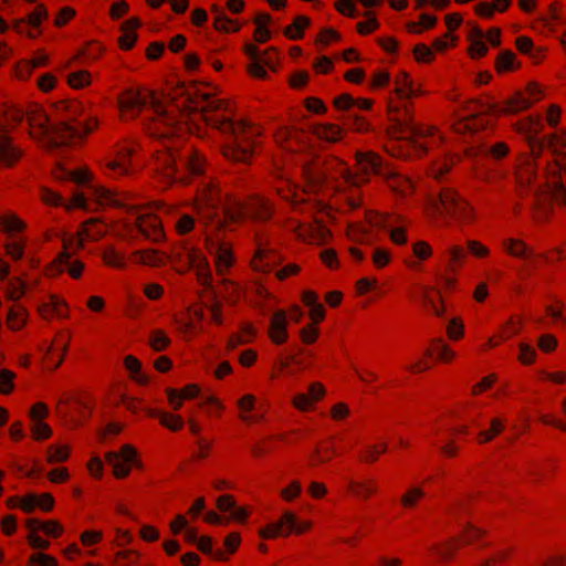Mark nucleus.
<instances>
[{
    "instance_id": "obj_37",
    "label": "nucleus",
    "mask_w": 566,
    "mask_h": 566,
    "mask_svg": "<svg viewBox=\"0 0 566 566\" xmlns=\"http://www.w3.org/2000/svg\"><path fill=\"white\" fill-rule=\"evenodd\" d=\"M197 547L201 553L211 556L218 562L228 560V555L223 552V549H213V541L210 536H201L197 542Z\"/></svg>"
},
{
    "instance_id": "obj_1",
    "label": "nucleus",
    "mask_w": 566,
    "mask_h": 566,
    "mask_svg": "<svg viewBox=\"0 0 566 566\" xmlns=\"http://www.w3.org/2000/svg\"><path fill=\"white\" fill-rule=\"evenodd\" d=\"M120 109L125 115L136 116L143 108L149 106L154 114V127L148 132L158 138L160 148L155 149L156 170L169 180L187 182L188 176H201L203 160L191 146H180L178 140H172L169 133H160L157 127L163 124L170 130L179 124V111L171 102L157 97L151 91L129 88L119 101Z\"/></svg>"
},
{
    "instance_id": "obj_58",
    "label": "nucleus",
    "mask_w": 566,
    "mask_h": 566,
    "mask_svg": "<svg viewBox=\"0 0 566 566\" xmlns=\"http://www.w3.org/2000/svg\"><path fill=\"white\" fill-rule=\"evenodd\" d=\"M29 566H59L57 559L44 553H35L29 557Z\"/></svg>"
},
{
    "instance_id": "obj_17",
    "label": "nucleus",
    "mask_w": 566,
    "mask_h": 566,
    "mask_svg": "<svg viewBox=\"0 0 566 566\" xmlns=\"http://www.w3.org/2000/svg\"><path fill=\"white\" fill-rule=\"evenodd\" d=\"M347 493L358 500L368 501L379 493V483L375 476L361 475L347 481Z\"/></svg>"
},
{
    "instance_id": "obj_43",
    "label": "nucleus",
    "mask_w": 566,
    "mask_h": 566,
    "mask_svg": "<svg viewBox=\"0 0 566 566\" xmlns=\"http://www.w3.org/2000/svg\"><path fill=\"white\" fill-rule=\"evenodd\" d=\"M140 554L135 549H123L115 554V566H138Z\"/></svg>"
},
{
    "instance_id": "obj_18",
    "label": "nucleus",
    "mask_w": 566,
    "mask_h": 566,
    "mask_svg": "<svg viewBox=\"0 0 566 566\" xmlns=\"http://www.w3.org/2000/svg\"><path fill=\"white\" fill-rule=\"evenodd\" d=\"M23 151L13 144L8 135L6 126L0 123V167H12L21 157Z\"/></svg>"
},
{
    "instance_id": "obj_59",
    "label": "nucleus",
    "mask_w": 566,
    "mask_h": 566,
    "mask_svg": "<svg viewBox=\"0 0 566 566\" xmlns=\"http://www.w3.org/2000/svg\"><path fill=\"white\" fill-rule=\"evenodd\" d=\"M86 469L88 471V474L95 480H101L104 475V462L97 455L92 457L88 460Z\"/></svg>"
},
{
    "instance_id": "obj_39",
    "label": "nucleus",
    "mask_w": 566,
    "mask_h": 566,
    "mask_svg": "<svg viewBox=\"0 0 566 566\" xmlns=\"http://www.w3.org/2000/svg\"><path fill=\"white\" fill-rule=\"evenodd\" d=\"M358 165L365 175L382 174L381 159L375 155H360L358 157Z\"/></svg>"
},
{
    "instance_id": "obj_53",
    "label": "nucleus",
    "mask_w": 566,
    "mask_h": 566,
    "mask_svg": "<svg viewBox=\"0 0 566 566\" xmlns=\"http://www.w3.org/2000/svg\"><path fill=\"white\" fill-rule=\"evenodd\" d=\"M104 533L101 530H85L80 535V542L84 547H92L103 541Z\"/></svg>"
},
{
    "instance_id": "obj_2",
    "label": "nucleus",
    "mask_w": 566,
    "mask_h": 566,
    "mask_svg": "<svg viewBox=\"0 0 566 566\" xmlns=\"http://www.w3.org/2000/svg\"><path fill=\"white\" fill-rule=\"evenodd\" d=\"M218 201L222 206V217L214 209L213 191H211L208 198L211 211L202 213L201 219L206 220L208 228L206 231L208 252L214 258L218 274L223 275L231 268L233 256L230 247L220 237V231H232L233 226L239 224L244 218L259 222L266 221L273 213V207L260 196L252 197L248 202H243L233 196H226L224 199L219 198Z\"/></svg>"
},
{
    "instance_id": "obj_8",
    "label": "nucleus",
    "mask_w": 566,
    "mask_h": 566,
    "mask_svg": "<svg viewBox=\"0 0 566 566\" xmlns=\"http://www.w3.org/2000/svg\"><path fill=\"white\" fill-rule=\"evenodd\" d=\"M312 527V522L298 521L295 513L286 511L279 521L269 523L260 528L259 536L262 539H275L277 537H287L293 533L302 535L311 531Z\"/></svg>"
},
{
    "instance_id": "obj_11",
    "label": "nucleus",
    "mask_w": 566,
    "mask_h": 566,
    "mask_svg": "<svg viewBox=\"0 0 566 566\" xmlns=\"http://www.w3.org/2000/svg\"><path fill=\"white\" fill-rule=\"evenodd\" d=\"M433 209L441 213L459 220L468 221L472 218V209L455 191L444 188L433 202Z\"/></svg>"
},
{
    "instance_id": "obj_12",
    "label": "nucleus",
    "mask_w": 566,
    "mask_h": 566,
    "mask_svg": "<svg viewBox=\"0 0 566 566\" xmlns=\"http://www.w3.org/2000/svg\"><path fill=\"white\" fill-rule=\"evenodd\" d=\"M57 409L72 419L85 420L92 412V400L86 395H73L65 392L59 400Z\"/></svg>"
},
{
    "instance_id": "obj_23",
    "label": "nucleus",
    "mask_w": 566,
    "mask_h": 566,
    "mask_svg": "<svg viewBox=\"0 0 566 566\" xmlns=\"http://www.w3.org/2000/svg\"><path fill=\"white\" fill-rule=\"evenodd\" d=\"M289 432H281L266 436L251 447V454L255 459L264 458L265 455L276 450L275 442H285L287 440Z\"/></svg>"
},
{
    "instance_id": "obj_29",
    "label": "nucleus",
    "mask_w": 566,
    "mask_h": 566,
    "mask_svg": "<svg viewBox=\"0 0 566 566\" xmlns=\"http://www.w3.org/2000/svg\"><path fill=\"white\" fill-rule=\"evenodd\" d=\"M324 392L325 391H301L293 398V405L301 411H311L314 409L315 403L322 399Z\"/></svg>"
},
{
    "instance_id": "obj_15",
    "label": "nucleus",
    "mask_w": 566,
    "mask_h": 566,
    "mask_svg": "<svg viewBox=\"0 0 566 566\" xmlns=\"http://www.w3.org/2000/svg\"><path fill=\"white\" fill-rule=\"evenodd\" d=\"M262 52L258 46L253 44H247L244 46L245 54L250 57L251 64L249 65V72L252 76L258 78H265L268 73L265 66L271 70H275V56L274 50Z\"/></svg>"
},
{
    "instance_id": "obj_36",
    "label": "nucleus",
    "mask_w": 566,
    "mask_h": 566,
    "mask_svg": "<svg viewBox=\"0 0 566 566\" xmlns=\"http://www.w3.org/2000/svg\"><path fill=\"white\" fill-rule=\"evenodd\" d=\"M505 428V421L501 418H493L488 429L478 433L476 441L480 444L488 443L497 437Z\"/></svg>"
},
{
    "instance_id": "obj_47",
    "label": "nucleus",
    "mask_w": 566,
    "mask_h": 566,
    "mask_svg": "<svg viewBox=\"0 0 566 566\" xmlns=\"http://www.w3.org/2000/svg\"><path fill=\"white\" fill-rule=\"evenodd\" d=\"M170 407L178 410L187 400L197 398L199 391H167Z\"/></svg>"
},
{
    "instance_id": "obj_13",
    "label": "nucleus",
    "mask_w": 566,
    "mask_h": 566,
    "mask_svg": "<svg viewBox=\"0 0 566 566\" xmlns=\"http://www.w3.org/2000/svg\"><path fill=\"white\" fill-rule=\"evenodd\" d=\"M137 450L132 444H124L118 452L109 451L105 454L106 462L113 468L117 479L126 478L132 471V464L137 460Z\"/></svg>"
},
{
    "instance_id": "obj_49",
    "label": "nucleus",
    "mask_w": 566,
    "mask_h": 566,
    "mask_svg": "<svg viewBox=\"0 0 566 566\" xmlns=\"http://www.w3.org/2000/svg\"><path fill=\"white\" fill-rule=\"evenodd\" d=\"M0 229L8 233L19 232L24 229V223L17 216L9 214L0 218Z\"/></svg>"
},
{
    "instance_id": "obj_33",
    "label": "nucleus",
    "mask_w": 566,
    "mask_h": 566,
    "mask_svg": "<svg viewBox=\"0 0 566 566\" xmlns=\"http://www.w3.org/2000/svg\"><path fill=\"white\" fill-rule=\"evenodd\" d=\"M424 490L421 486L412 485L400 496V505L405 510L415 509L424 497Z\"/></svg>"
},
{
    "instance_id": "obj_54",
    "label": "nucleus",
    "mask_w": 566,
    "mask_h": 566,
    "mask_svg": "<svg viewBox=\"0 0 566 566\" xmlns=\"http://www.w3.org/2000/svg\"><path fill=\"white\" fill-rule=\"evenodd\" d=\"M302 493V484L300 481H292L289 485L283 488L280 492V497L285 502H293Z\"/></svg>"
},
{
    "instance_id": "obj_48",
    "label": "nucleus",
    "mask_w": 566,
    "mask_h": 566,
    "mask_svg": "<svg viewBox=\"0 0 566 566\" xmlns=\"http://www.w3.org/2000/svg\"><path fill=\"white\" fill-rule=\"evenodd\" d=\"M506 250L514 256L531 258L534 255L533 251L522 241L510 239L506 244Z\"/></svg>"
},
{
    "instance_id": "obj_16",
    "label": "nucleus",
    "mask_w": 566,
    "mask_h": 566,
    "mask_svg": "<svg viewBox=\"0 0 566 566\" xmlns=\"http://www.w3.org/2000/svg\"><path fill=\"white\" fill-rule=\"evenodd\" d=\"M485 39L491 45L499 46L501 43L500 29L493 28L488 34H485L481 28L472 25L469 33V41L471 43L470 52L472 57H481L486 54L489 49L484 42Z\"/></svg>"
},
{
    "instance_id": "obj_35",
    "label": "nucleus",
    "mask_w": 566,
    "mask_h": 566,
    "mask_svg": "<svg viewBox=\"0 0 566 566\" xmlns=\"http://www.w3.org/2000/svg\"><path fill=\"white\" fill-rule=\"evenodd\" d=\"M535 176V167L532 158H524L523 164H521L515 170V180L520 188L525 187L531 184L533 177Z\"/></svg>"
},
{
    "instance_id": "obj_64",
    "label": "nucleus",
    "mask_w": 566,
    "mask_h": 566,
    "mask_svg": "<svg viewBox=\"0 0 566 566\" xmlns=\"http://www.w3.org/2000/svg\"><path fill=\"white\" fill-rule=\"evenodd\" d=\"M49 13L43 4H38L35 9L29 13L27 19L31 23L32 28H39L41 22L48 18Z\"/></svg>"
},
{
    "instance_id": "obj_25",
    "label": "nucleus",
    "mask_w": 566,
    "mask_h": 566,
    "mask_svg": "<svg viewBox=\"0 0 566 566\" xmlns=\"http://www.w3.org/2000/svg\"><path fill=\"white\" fill-rule=\"evenodd\" d=\"M270 336L275 344H283L287 339V316L284 311H276L272 315L270 322Z\"/></svg>"
},
{
    "instance_id": "obj_63",
    "label": "nucleus",
    "mask_w": 566,
    "mask_h": 566,
    "mask_svg": "<svg viewBox=\"0 0 566 566\" xmlns=\"http://www.w3.org/2000/svg\"><path fill=\"white\" fill-rule=\"evenodd\" d=\"M240 544H241V536L239 533L232 532L226 536V538L223 541L226 551H223V552L228 555V558L239 549Z\"/></svg>"
},
{
    "instance_id": "obj_61",
    "label": "nucleus",
    "mask_w": 566,
    "mask_h": 566,
    "mask_svg": "<svg viewBox=\"0 0 566 566\" xmlns=\"http://www.w3.org/2000/svg\"><path fill=\"white\" fill-rule=\"evenodd\" d=\"M515 55L511 51H503L496 60V69L499 72L510 71L514 67Z\"/></svg>"
},
{
    "instance_id": "obj_22",
    "label": "nucleus",
    "mask_w": 566,
    "mask_h": 566,
    "mask_svg": "<svg viewBox=\"0 0 566 566\" xmlns=\"http://www.w3.org/2000/svg\"><path fill=\"white\" fill-rule=\"evenodd\" d=\"M43 199L49 205L64 206V207H66V209L78 208V209H83L85 211L92 210L85 195L82 192H78V191L73 193V197H72V200L70 203H66L64 198H62L60 195H57L53 191H45L43 195Z\"/></svg>"
},
{
    "instance_id": "obj_30",
    "label": "nucleus",
    "mask_w": 566,
    "mask_h": 566,
    "mask_svg": "<svg viewBox=\"0 0 566 566\" xmlns=\"http://www.w3.org/2000/svg\"><path fill=\"white\" fill-rule=\"evenodd\" d=\"M125 368L128 370L130 378L139 386L148 384L149 377L142 370V363L134 356L128 355L124 359Z\"/></svg>"
},
{
    "instance_id": "obj_4",
    "label": "nucleus",
    "mask_w": 566,
    "mask_h": 566,
    "mask_svg": "<svg viewBox=\"0 0 566 566\" xmlns=\"http://www.w3.org/2000/svg\"><path fill=\"white\" fill-rule=\"evenodd\" d=\"M221 111L229 112V105L220 99L207 98L201 107L203 120L226 137L224 157L245 163L253 155L255 138L260 135V130L244 119L234 120L232 117L220 114Z\"/></svg>"
},
{
    "instance_id": "obj_38",
    "label": "nucleus",
    "mask_w": 566,
    "mask_h": 566,
    "mask_svg": "<svg viewBox=\"0 0 566 566\" xmlns=\"http://www.w3.org/2000/svg\"><path fill=\"white\" fill-rule=\"evenodd\" d=\"M71 448L62 444H51L46 449V462L49 464L63 463L69 460Z\"/></svg>"
},
{
    "instance_id": "obj_46",
    "label": "nucleus",
    "mask_w": 566,
    "mask_h": 566,
    "mask_svg": "<svg viewBox=\"0 0 566 566\" xmlns=\"http://www.w3.org/2000/svg\"><path fill=\"white\" fill-rule=\"evenodd\" d=\"M134 260L138 263L156 266L163 263L164 256L156 250H145L136 252Z\"/></svg>"
},
{
    "instance_id": "obj_3",
    "label": "nucleus",
    "mask_w": 566,
    "mask_h": 566,
    "mask_svg": "<svg viewBox=\"0 0 566 566\" xmlns=\"http://www.w3.org/2000/svg\"><path fill=\"white\" fill-rule=\"evenodd\" d=\"M57 118L51 119L40 109L32 113H25L22 108L10 104L3 106V116L10 124H19L27 116L32 129H38L41 136L46 138L48 146L51 149H57L67 145L73 139L83 138L91 133L97 125L96 119L81 122L78 117L83 113V107L78 102H60L56 105Z\"/></svg>"
},
{
    "instance_id": "obj_21",
    "label": "nucleus",
    "mask_w": 566,
    "mask_h": 566,
    "mask_svg": "<svg viewBox=\"0 0 566 566\" xmlns=\"http://www.w3.org/2000/svg\"><path fill=\"white\" fill-rule=\"evenodd\" d=\"M486 535L488 531L485 528L468 522L457 538L460 545H475L483 548L489 546V543L485 542Z\"/></svg>"
},
{
    "instance_id": "obj_60",
    "label": "nucleus",
    "mask_w": 566,
    "mask_h": 566,
    "mask_svg": "<svg viewBox=\"0 0 566 566\" xmlns=\"http://www.w3.org/2000/svg\"><path fill=\"white\" fill-rule=\"evenodd\" d=\"M120 402L126 409L134 413H137L143 410L147 412V410L149 409L145 407L144 402L140 399L130 397L127 394L120 396Z\"/></svg>"
},
{
    "instance_id": "obj_20",
    "label": "nucleus",
    "mask_w": 566,
    "mask_h": 566,
    "mask_svg": "<svg viewBox=\"0 0 566 566\" xmlns=\"http://www.w3.org/2000/svg\"><path fill=\"white\" fill-rule=\"evenodd\" d=\"M460 547L459 539L450 537L446 541L430 544L427 549L438 562L448 563L455 557Z\"/></svg>"
},
{
    "instance_id": "obj_14",
    "label": "nucleus",
    "mask_w": 566,
    "mask_h": 566,
    "mask_svg": "<svg viewBox=\"0 0 566 566\" xmlns=\"http://www.w3.org/2000/svg\"><path fill=\"white\" fill-rule=\"evenodd\" d=\"M239 416L248 423H256L263 420L268 412V402L252 394L242 396L238 401Z\"/></svg>"
},
{
    "instance_id": "obj_34",
    "label": "nucleus",
    "mask_w": 566,
    "mask_h": 566,
    "mask_svg": "<svg viewBox=\"0 0 566 566\" xmlns=\"http://www.w3.org/2000/svg\"><path fill=\"white\" fill-rule=\"evenodd\" d=\"M387 448L386 442L367 444L360 450L358 460L367 464L375 463L387 451Z\"/></svg>"
},
{
    "instance_id": "obj_56",
    "label": "nucleus",
    "mask_w": 566,
    "mask_h": 566,
    "mask_svg": "<svg viewBox=\"0 0 566 566\" xmlns=\"http://www.w3.org/2000/svg\"><path fill=\"white\" fill-rule=\"evenodd\" d=\"M308 496L315 501L325 499L328 494V489L325 483L319 481H312L306 488Z\"/></svg>"
},
{
    "instance_id": "obj_6",
    "label": "nucleus",
    "mask_w": 566,
    "mask_h": 566,
    "mask_svg": "<svg viewBox=\"0 0 566 566\" xmlns=\"http://www.w3.org/2000/svg\"><path fill=\"white\" fill-rule=\"evenodd\" d=\"M527 93L530 97H525L522 93H516L514 96L509 98L504 106H500L496 103H478V108L470 113L464 118L463 128L468 130H476L484 126V123L479 122L476 117L481 113L485 114H515L523 109H527L532 106V104L538 99V95L541 94L539 87L532 83L527 87Z\"/></svg>"
},
{
    "instance_id": "obj_55",
    "label": "nucleus",
    "mask_w": 566,
    "mask_h": 566,
    "mask_svg": "<svg viewBox=\"0 0 566 566\" xmlns=\"http://www.w3.org/2000/svg\"><path fill=\"white\" fill-rule=\"evenodd\" d=\"M8 324L14 331L22 328L25 324L24 310L22 307L11 308L8 313Z\"/></svg>"
},
{
    "instance_id": "obj_50",
    "label": "nucleus",
    "mask_w": 566,
    "mask_h": 566,
    "mask_svg": "<svg viewBox=\"0 0 566 566\" xmlns=\"http://www.w3.org/2000/svg\"><path fill=\"white\" fill-rule=\"evenodd\" d=\"M316 135L318 138L329 143H335L340 138V129L336 125H322L317 127Z\"/></svg>"
},
{
    "instance_id": "obj_52",
    "label": "nucleus",
    "mask_w": 566,
    "mask_h": 566,
    "mask_svg": "<svg viewBox=\"0 0 566 566\" xmlns=\"http://www.w3.org/2000/svg\"><path fill=\"white\" fill-rule=\"evenodd\" d=\"M476 415L472 409L465 410L460 419L464 421V423L457 424L451 429V436H467L469 434V426L467 422H474Z\"/></svg>"
},
{
    "instance_id": "obj_19",
    "label": "nucleus",
    "mask_w": 566,
    "mask_h": 566,
    "mask_svg": "<svg viewBox=\"0 0 566 566\" xmlns=\"http://www.w3.org/2000/svg\"><path fill=\"white\" fill-rule=\"evenodd\" d=\"M138 231L148 240L159 242L164 239V230L160 220L151 214H139L136 219Z\"/></svg>"
},
{
    "instance_id": "obj_62",
    "label": "nucleus",
    "mask_w": 566,
    "mask_h": 566,
    "mask_svg": "<svg viewBox=\"0 0 566 566\" xmlns=\"http://www.w3.org/2000/svg\"><path fill=\"white\" fill-rule=\"evenodd\" d=\"M170 344V339L163 331H154L150 335V345L156 352L164 350Z\"/></svg>"
},
{
    "instance_id": "obj_45",
    "label": "nucleus",
    "mask_w": 566,
    "mask_h": 566,
    "mask_svg": "<svg viewBox=\"0 0 566 566\" xmlns=\"http://www.w3.org/2000/svg\"><path fill=\"white\" fill-rule=\"evenodd\" d=\"M214 11V27L219 31L232 32L238 31L240 27L231 19H229L224 12L213 8Z\"/></svg>"
},
{
    "instance_id": "obj_42",
    "label": "nucleus",
    "mask_w": 566,
    "mask_h": 566,
    "mask_svg": "<svg viewBox=\"0 0 566 566\" xmlns=\"http://www.w3.org/2000/svg\"><path fill=\"white\" fill-rule=\"evenodd\" d=\"M197 405L202 412L209 416H219L222 410L221 401L213 396L199 398Z\"/></svg>"
},
{
    "instance_id": "obj_28",
    "label": "nucleus",
    "mask_w": 566,
    "mask_h": 566,
    "mask_svg": "<svg viewBox=\"0 0 566 566\" xmlns=\"http://www.w3.org/2000/svg\"><path fill=\"white\" fill-rule=\"evenodd\" d=\"M147 416L150 418H157L161 426L171 431H179L184 427V420L180 416H176L160 409H148Z\"/></svg>"
},
{
    "instance_id": "obj_24",
    "label": "nucleus",
    "mask_w": 566,
    "mask_h": 566,
    "mask_svg": "<svg viewBox=\"0 0 566 566\" xmlns=\"http://www.w3.org/2000/svg\"><path fill=\"white\" fill-rule=\"evenodd\" d=\"M189 262L191 266H193L197 271L198 280L199 282L207 286L211 287V281H212V273L209 268V263L207 259L200 253L195 250H191L188 254Z\"/></svg>"
},
{
    "instance_id": "obj_5",
    "label": "nucleus",
    "mask_w": 566,
    "mask_h": 566,
    "mask_svg": "<svg viewBox=\"0 0 566 566\" xmlns=\"http://www.w3.org/2000/svg\"><path fill=\"white\" fill-rule=\"evenodd\" d=\"M543 123L539 117L528 116L518 128L526 134V139L533 157H538L543 149L548 148L556 157L551 167V177L547 181L551 198L557 203L566 205V185L560 180V172L566 174V154L560 149L566 147V132L549 134L542 139L537 135L543 130Z\"/></svg>"
},
{
    "instance_id": "obj_7",
    "label": "nucleus",
    "mask_w": 566,
    "mask_h": 566,
    "mask_svg": "<svg viewBox=\"0 0 566 566\" xmlns=\"http://www.w3.org/2000/svg\"><path fill=\"white\" fill-rule=\"evenodd\" d=\"M392 122L395 136L408 140L419 155L427 154L441 140L433 128L413 124L407 116L405 118L392 117Z\"/></svg>"
},
{
    "instance_id": "obj_41",
    "label": "nucleus",
    "mask_w": 566,
    "mask_h": 566,
    "mask_svg": "<svg viewBox=\"0 0 566 566\" xmlns=\"http://www.w3.org/2000/svg\"><path fill=\"white\" fill-rule=\"evenodd\" d=\"M305 231L308 238L316 243H324L331 237V231L318 220L307 226Z\"/></svg>"
},
{
    "instance_id": "obj_40",
    "label": "nucleus",
    "mask_w": 566,
    "mask_h": 566,
    "mask_svg": "<svg viewBox=\"0 0 566 566\" xmlns=\"http://www.w3.org/2000/svg\"><path fill=\"white\" fill-rule=\"evenodd\" d=\"M303 175L308 184L311 191H314L326 180V174L322 169L313 167L312 165L303 166Z\"/></svg>"
},
{
    "instance_id": "obj_9",
    "label": "nucleus",
    "mask_w": 566,
    "mask_h": 566,
    "mask_svg": "<svg viewBox=\"0 0 566 566\" xmlns=\"http://www.w3.org/2000/svg\"><path fill=\"white\" fill-rule=\"evenodd\" d=\"M59 178L69 179L78 186H87L92 197L98 206L125 207L124 203L109 190L102 186L91 185V172L87 170H67L61 168Z\"/></svg>"
},
{
    "instance_id": "obj_10",
    "label": "nucleus",
    "mask_w": 566,
    "mask_h": 566,
    "mask_svg": "<svg viewBox=\"0 0 566 566\" xmlns=\"http://www.w3.org/2000/svg\"><path fill=\"white\" fill-rule=\"evenodd\" d=\"M93 235L84 227L78 235H70L63 239L64 251L57 256L61 271H67L69 274L77 279L81 276L84 264L80 261H72V253L83 249L85 239H91Z\"/></svg>"
},
{
    "instance_id": "obj_32",
    "label": "nucleus",
    "mask_w": 566,
    "mask_h": 566,
    "mask_svg": "<svg viewBox=\"0 0 566 566\" xmlns=\"http://www.w3.org/2000/svg\"><path fill=\"white\" fill-rule=\"evenodd\" d=\"M134 148L124 146L117 154V158L108 164V169L117 175H125L128 172L127 161L134 154Z\"/></svg>"
},
{
    "instance_id": "obj_26",
    "label": "nucleus",
    "mask_w": 566,
    "mask_h": 566,
    "mask_svg": "<svg viewBox=\"0 0 566 566\" xmlns=\"http://www.w3.org/2000/svg\"><path fill=\"white\" fill-rule=\"evenodd\" d=\"M515 553L512 544H503L499 546L489 557L481 559L475 566H501L509 562Z\"/></svg>"
},
{
    "instance_id": "obj_51",
    "label": "nucleus",
    "mask_w": 566,
    "mask_h": 566,
    "mask_svg": "<svg viewBox=\"0 0 566 566\" xmlns=\"http://www.w3.org/2000/svg\"><path fill=\"white\" fill-rule=\"evenodd\" d=\"M31 433H32V438L35 441H43V440L50 439L52 437L53 431L46 422L34 421V422H32V426H31Z\"/></svg>"
},
{
    "instance_id": "obj_27",
    "label": "nucleus",
    "mask_w": 566,
    "mask_h": 566,
    "mask_svg": "<svg viewBox=\"0 0 566 566\" xmlns=\"http://www.w3.org/2000/svg\"><path fill=\"white\" fill-rule=\"evenodd\" d=\"M336 457V451L331 442L319 443L308 457V465L316 468L329 462Z\"/></svg>"
},
{
    "instance_id": "obj_57",
    "label": "nucleus",
    "mask_w": 566,
    "mask_h": 566,
    "mask_svg": "<svg viewBox=\"0 0 566 566\" xmlns=\"http://www.w3.org/2000/svg\"><path fill=\"white\" fill-rule=\"evenodd\" d=\"M67 82L73 88H82L90 84L91 75L87 71H76L69 74Z\"/></svg>"
},
{
    "instance_id": "obj_31",
    "label": "nucleus",
    "mask_w": 566,
    "mask_h": 566,
    "mask_svg": "<svg viewBox=\"0 0 566 566\" xmlns=\"http://www.w3.org/2000/svg\"><path fill=\"white\" fill-rule=\"evenodd\" d=\"M139 25V21L137 19H130L125 21L122 25V35L119 38L120 48L124 50H129L133 48L137 40L136 29Z\"/></svg>"
},
{
    "instance_id": "obj_44",
    "label": "nucleus",
    "mask_w": 566,
    "mask_h": 566,
    "mask_svg": "<svg viewBox=\"0 0 566 566\" xmlns=\"http://www.w3.org/2000/svg\"><path fill=\"white\" fill-rule=\"evenodd\" d=\"M310 25V19L304 15H298L294 22L285 29V34L292 40H298L303 36V31Z\"/></svg>"
}]
</instances>
